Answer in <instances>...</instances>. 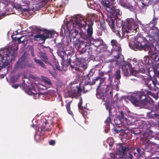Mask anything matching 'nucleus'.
I'll return each instance as SVG.
<instances>
[{
	"label": "nucleus",
	"mask_w": 159,
	"mask_h": 159,
	"mask_svg": "<svg viewBox=\"0 0 159 159\" xmlns=\"http://www.w3.org/2000/svg\"><path fill=\"white\" fill-rule=\"evenodd\" d=\"M18 48L8 49L7 48H1L0 49V78H3L7 72L6 67L10 64V62L15 60L17 55Z\"/></svg>",
	"instance_id": "obj_1"
},
{
	"label": "nucleus",
	"mask_w": 159,
	"mask_h": 159,
	"mask_svg": "<svg viewBox=\"0 0 159 159\" xmlns=\"http://www.w3.org/2000/svg\"><path fill=\"white\" fill-rule=\"evenodd\" d=\"M75 21H67L62 25L61 30L64 31L65 34L68 32L71 38L74 39L76 37L79 38V30L85 24L84 18L80 15L75 17Z\"/></svg>",
	"instance_id": "obj_2"
},
{
	"label": "nucleus",
	"mask_w": 159,
	"mask_h": 159,
	"mask_svg": "<svg viewBox=\"0 0 159 159\" xmlns=\"http://www.w3.org/2000/svg\"><path fill=\"white\" fill-rule=\"evenodd\" d=\"M150 96L156 99L158 98V94L152 93L147 90H145L144 92H138L135 95L130 96L128 99L136 107H139L146 105L151 100Z\"/></svg>",
	"instance_id": "obj_3"
},
{
	"label": "nucleus",
	"mask_w": 159,
	"mask_h": 159,
	"mask_svg": "<svg viewBox=\"0 0 159 159\" xmlns=\"http://www.w3.org/2000/svg\"><path fill=\"white\" fill-rule=\"evenodd\" d=\"M135 47L140 50H144L145 51L149 50L148 53L150 57L154 61H158L159 59V55L157 51L154 48L152 49L148 41L146 38L139 37L137 39L136 42L134 43Z\"/></svg>",
	"instance_id": "obj_4"
},
{
	"label": "nucleus",
	"mask_w": 159,
	"mask_h": 159,
	"mask_svg": "<svg viewBox=\"0 0 159 159\" xmlns=\"http://www.w3.org/2000/svg\"><path fill=\"white\" fill-rule=\"evenodd\" d=\"M33 33L37 34L33 36V39L35 41L41 40L43 43H44L45 40L49 38H53L56 34L53 30H48L38 26L33 25L30 27Z\"/></svg>",
	"instance_id": "obj_5"
},
{
	"label": "nucleus",
	"mask_w": 159,
	"mask_h": 159,
	"mask_svg": "<svg viewBox=\"0 0 159 159\" xmlns=\"http://www.w3.org/2000/svg\"><path fill=\"white\" fill-rule=\"evenodd\" d=\"M106 9L111 14V15L110 16V17H108L107 18V22L109 25H111L113 27L114 23H115V20H116V22L118 20V21L121 22L120 19L118 18V16H120L121 14V12L119 9H114V7L113 9H111L110 7V10L108 8H106Z\"/></svg>",
	"instance_id": "obj_6"
},
{
	"label": "nucleus",
	"mask_w": 159,
	"mask_h": 159,
	"mask_svg": "<svg viewBox=\"0 0 159 159\" xmlns=\"http://www.w3.org/2000/svg\"><path fill=\"white\" fill-rule=\"evenodd\" d=\"M119 148V152L114 154L110 153V155L111 159H122L123 158V155L125 152L129 150V148L127 145L124 147L121 144H120Z\"/></svg>",
	"instance_id": "obj_7"
},
{
	"label": "nucleus",
	"mask_w": 159,
	"mask_h": 159,
	"mask_svg": "<svg viewBox=\"0 0 159 159\" xmlns=\"http://www.w3.org/2000/svg\"><path fill=\"white\" fill-rule=\"evenodd\" d=\"M27 56L24 53L18 60L16 64L15 69L16 70L26 68L28 66Z\"/></svg>",
	"instance_id": "obj_8"
},
{
	"label": "nucleus",
	"mask_w": 159,
	"mask_h": 159,
	"mask_svg": "<svg viewBox=\"0 0 159 159\" xmlns=\"http://www.w3.org/2000/svg\"><path fill=\"white\" fill-rule=\"evenodd\" d=\"M111 45L115 49L116 51L117 52V55L114 56V58L116 59V61H118V59L120 57V52L121 51V48L120 45L118 43V42L116 39H112L111 41Z\"/></svg>",
	"instance_id": "obj_9"
},
{
	"label": "nucleus",
	"mask_w": 159,
	"mask_h": 159,
	"mask_svg": "<svg viewBox=\"0 0 159 159\" xmlns=\"http://www.w3.org/2000/svg\"><path fill=\"white\" fill-rule=\"evenodd\" d=\"M83 17L84 18L83 20H84L85 23V24L84 25L83 27H84L85 28L86 25H87L88 26V28L87 30V35L91 38L93 33V21L89 19L87 20L84 18V16H83Z\"/></svg>",
	"instance_id": "obj_10"
},
{
	"label": "nucleus",
	"mask_w": 159,
	"mask_h": 159,
	"mask_svg": "<svg viewBox=\"0 0 159 159\" xmlns=\"http://www.w3.org/2000/svg\"><path fill=\"white\" fill-rule=\"evenodd\" d=\"M143 61L146 67V72L149 74V72H150V68L152 66L153 67V63L152 61L150 59L149 57L147 56L143 58Z\"/></svg>",
	"instance_id": "obj_11"
},
{
	"label": "nucleus",
	"mask_w": 159,
	"mask_h": 159,
	"mask_svg": "<svg viewBox=\"0 0 159 159\" xmlns=\"http://www.w3.org/2000/svg\"><path fill=\"white\" fill-rule=\"evenodd\" d=\"M25 91L29 95L34 96L35 99L40 98V95H42L38 93V90H37L34 87H30L29 86L27 87Z\"/></svg>",
	"instance_id": "obj_12"
},
{
	"label": "nucleus",
	"mask_w": 159,
	"mask_h": 159,
	"mask_svg": "<svg viewBox=\"0 0 159 159\" xmlns=\"http://www.w3.org/2000/svg\"><path fill=\"white\" fill-rule=\"evenodd\" d=\"M131 67V65L128 61L124 62V63L122 65L121 68L125 76H127L129 75V70L130 71V70Z\"/></svg>",
	"instance_id": "obj_13"
},
{
	"label": "nucleus",
	"mask_w": 159,
	"mask_h": 159,
	"mask_svg": "<svg viewBox=\"0 0 159 159\" xmlns=\"http://www.w3.org/2000/svg\"><path fill=\"white\" fill-rule=\"evenodd\" d=\"M126 20V25L129 30H136L138 28V25L133 19H127Z\"/></svg>",
	"instance_id": "obj_14"
},
{
	"label": "nucleus",
	"mask_w": 159,
	"mask_h": 159,
	"mask_svg": "<svg viewBox=\"0 0 159 159\" xmlns=\"http://www.w3.org/2000/svg\"><path fill=\"white\" fill-rule=\"evenodd\" d=\"M133 64L135 66H138V67L139 71L140 73H142L146 74V70H145L144 68L145 64L143 62V61L141 60L138 61H136V64H134V63Z\"/></svg>",
	"instance_id": "obj_15"
},
{
	"label": "nucleus",
	"mask_w": 159,
	"mask_h": 159,
	"mask_svg": "<svg viewBox=\"0 0 159 159\" xmlns=\"http://www.w3.org/2000/svg\"><path fill=\"white\" fill-rule=\"evenodd\" d=\"M39 57L42 59L45 63L48 64L50 66H52V63L49 61L48 56L45 52L41 51L39 49L38 51Z\"/></svg>",
	"instance_id": "obj_16"
},
{
	"label": "nucleus",
	"mask_w": 159,
	"mask_h": 159,
	"mask_svg": "<svg viewBox=\"0 0 159 159\" xmlns=\"http://www.w3.org/2000/svg\"><path fill=\"white\" fill-rule=\"evenodd\" d=\"M61 58L65 63H64L65 66L67 67L69 65L70 66V65H72L71 64V56L70 55L63 53V55L61 56Z\"/></svg>",
	"instance_id": "obj_17"
},
{
	"label": "nucleus",
	"mask_w": 159,
	"mask_h": 159,
	"mask_svg": "<svg viewBox=\"0 0 159 159\" xmlns=\"http://www.w3.org/2000/svg\"><path fill=\"white\" fill-rule=\"evenodd\" d=\"M110 26V27L112 29V30H113V31L115 33V34H116V35L118 36L119 38H120L121 39H122L123 37H124L125 34L126 32L127 33H128V31L126 30H124L123 29L122 30V32H121V35L120 34V31H118V30H116L115 29V23H114V26L113 27H112V26L111 25H109Z\"/></svg>",
	"instance_id": "obj_18"
},
{
	"label": "nucleus",
	"mask_w": 159,
	"mask_h": 159,
	"mask_svg": "<svg viewBox=\"0 0 159 159\" xmlns=\"http://www.w3.org/2000/svg\"><path fill=\"white\" fill-rule=\"evenodd\" d=\"M116 115L117 116V119L119 120V123H116L117 125H119L122 123L124 121V119H125L124 118V113L123 111H120L117 112L116 113Z\"/></svg>",
	"instance_id": "obj_19"
},
{
	"label": "nucleus",
	"mask_w": 159,
	"mask_h": 159,
	"mask_svg": "<svg viewBox=\"0 0 159 159\" xmlns=\"http://www.w3.org/2000/svg\"><path fill=\"white\" fill-rule=\"evenodd\" d=\"M152 137V135L151 134V132H146L143 134V136L141 138V139L143 141L145 140H148L150 141L149 139Z\"/></svg>",
	"instance_id": "obj_20"
},
{
	"label": "nucleus",
	"mask_w": 159,
	"mask_h": 159,
	"mask_svg": "<svg viewBox=\"0 0 159 159\" xmlns=\"http://www.w3.org/2000/svg\"><path fill=\"white\" fill-rule=\"evenodd\" d=\"M115 1V0H105L104 2H103V4L106 8L110 10L111 5L114 4Z\"/></svg>",
	"instance_id": "obj_21"
},
{
	"label": "nucleus",
	"mask_w": 159,
	"mask_h": 159,
	"mask_svg": "<svg viewBox=\"0 0 159 159\" xmlns=\"http://www.w3.org/2000/svg\"><path fill=\"white\" fill-rule=\"evenodd\" d=\"M33 60H34V62H35L36 65L40 66L44 69H46V67L45 64L42 60L37 59L36 57L34 58Z\"/></svg>",
	"instance_id": "obj_22"
},
{
	"label": "nucleus",
	"mask_w": 159,
	"mask_h": 159,
	"mask_svg": "<svg viewBox=\"0 0 159 159\" xmlns=\"http://www.w3.org/2000/svg\"><path fill=\"white\" fill-rule=\"evenodd\" d=\"M151 143V141H148L144 145V149L147 150V152H151L152 151Z\"/></svg>",
	"instance_id": "obj_23"
},
{
	"label": "nucleus",
	"mask_w": 159,
	"mask_h": 159,
	"mask_svg": "<svg viewBox=\"0 0 159 159\" xmlns=\"http://www.w3.org/2000/svg\"><path fill=\"white\" fill-rule=\"evenodd\" d=\"M80 32L79 33V38H81L83 39L84 40H88L90 38L88 36V35L87 34H85L83 31L80 30V29L79 30Z\"/></svg>",
	"instance_id": "obj_24"
},
{
	"label": "nucleus",
	"mask_w": 159,
	"mask_h": 159,
	"mask_svg": "<svg viewBox=\"0 0 159 159\" xmlns=\"http://www.w3.org/2000/svg\"><path fill=\"white\" fill-rule=\"evenodd\" d=\"M80 32L79 33V38H81L83 39L84 40H88L90 38L88 36V35L87 34H85L83 31L80 30V29L79 30Z\"/></svg>",
	"instance_id": "obj_25"
},
{
	"label": "nucleus",
	"mask_w": 159,
	"mask_h": 159,
	"mask_svg": "<svg viewBox=\"0 0 159 159\" xmlns=\"http://www.w3.org/2000/svg\"><path fill=\"white\" fill-rule=\"evenodd\" d=\"M78 52H77L75 54V56L76 58V63H80L82 62V60L83 59V55L81 54Z\"/></svg>",
	"instance_id": "obj_26"
},
{
	"label": "nucleus",
	"mask_w": 159,
	"mask_h": 159,
	"mask_svg": "<svg viewBox=\"0 0 159 159\" xmlns=\"http://www.w3.org/2000/svg\"><path fill=\"white\" fill-rule=\"evenodd\" d=\"M62 99L59 98L57 99V101L55 104V106L57 108H60L63 107L64 106V103Z\"/></svg>",
	"instance_id": "obj_27"
},
{
	"label": "nucleus",
	"mask_w": 159,
	"mask_h": 159,
	"mask_svg": "<svg viewBox=\"0 0 159 159\" xmlns=\"http://www.w3.org/2000/svg\"><path fill=\"white\" fill-rule=\"evenodd\" d=\"M115 78L116 80H119L121 78V71L119 69H117L114 75Z\"/></svg>",
	"instance_id": "obj_28"
},
{
	"label": "nucleus",
	"mask_w": 159,
	"mask_h": 159,
	"mask_svg": "<svg viewBox=\"0 0 159 159\" xmlns=\"http://www.w3.org/2000/svg\"><path fill=\"white\" fill-rule=\"evenodd\" d=\"M56 48L57 49L58 52H62L63 53H63H66V52L64 51L63 46L62 43H58L57 45Z\"/></svg>",
	"instance_id": "obj_29"
},
{
	"label": "nucleus",
	"mask_w": 159,
	"mask_h": 159,
	"mask_svg": "<svg viewBox=\"0 0 159 159\" xmlns=\"http://www.w3.org/2000/svg\"><path fill=\"white\" fill-rule=\"evenodd\" d=\"M72 102V100L70 101L67 104L66 106V109L67 111V112L70 115L72 116L73 115L72 111L70 110V106Z\"/></svg>",
	"instance_id": "obj_30"
},
{
	"label": "nucleus",
	"mask_w": 159,
	"mask_h": 159,
	"mask_svg": "<svg viewBox=\"0 0 159 159\" xmlns=\"http://www.w3.org/2000/svg\"><path fill=\"white\" fill-rule=\"evenodd\" d=\"M149 116L150 118L159 120V114L157 113H155L154 112H151L149 113Z\"/></svg>",
	"instance_id": "obj_31"
},
{
	"label": "nucleus",
	"mask_w": 159,
	"mask_h": 159,
	"mask_svg": "<svg viewBox=\"0 0 159 159\" xmlns=\"http://www.w3.org/2000/svg\"><path fill=\"white\" fill-rule=\"evenodd\" d=\"M107 143L109 144V150L113 149L112 148L114 143L113 139L111 138H108L107 140Z\"/></svg>",
	"instance_id": "obj_32"
},
{
	"label": "nucleus",
	"mask_w": 159,
	"mask_h": 159,
	"mask_svg": "<svg viewBox=\"0 0 159 159\" xmlns=\"http://www.w3.org/2000/svg\"><path fill=\"white\" fill-rule=\"evenodd\" d=\"M71 95L72 98H75L77 99L80 96V94L77 92L76 90H73L71 91Z\"/></svg>",
	"instance_id": "obj_33"
},
{
	"label": "nucleus",
	"mask_w": 159,
	"mask_h": 159,
	"mask_svg": "<svg viewBox=\"0 0 159 159\" xmlns=\"http://www.w3.org/2000/svg\"><path fill=\"white\" fill-rule=\"evenodd\" d=\"M120 3L121 6L125 8H128L129 10H131L133 9V7L131 5H128L125 3L123 2H120Z\"/></svg>",
	"instance_id": "obj_34"
},
{
	"label": "nucleus",
	"mask_w": 159,
	"mask_h": 159,
	"mask_svg": "<svg viewBox=\"0 0 159 159\" xmlns=\"http://www.w3.org/2000/svg\"><path fill=\"white\" fill-rule=\"evenodd\" d=\"M74 45L78 49L81 48L80 42L79 39H77L74 42Z\"/></svg>",
	"instance_id": "obj_35"
},
{
	"label": "nucleus",
	"mask_w": 159,
	"mask_h": 159,
	"mask_svg": "<svg viewBox=\"0 0 159 159\" xmlns=\"http://www.w3.org/2000/svg\"><path fill=\"white\" fill-rule=\"evenodd\" d=\"M122 123L128 125H131L133 124V123L131 120H129L128 119L125 118V119H124V121L122 122Z\"/></svg>",
	"instance_id": "obj_36"
},
{
	"label": "nucleus",
	"mask_w": 159,
	"mask_h": 159,
	"mask_svg": "<svg viewBox=\"0 0 159 159\" xmlns=\"http://www.w3.org/2000/svg\"><path fill=\"white\" fill-rule=\"evenodd\" d=\"M82 98L81 97L80 98V102L78 103V106L79 107V109L80 110H83L84 107H83L82 105Z\"/></svg>",
	"instance_id": "obj_37"
},
{
	"label": "nucleus",
	"mask_w": 159,
	"mask_h": 159,
	"mask_svg": "<svg viewBox=\"0 0 159 159\" xmlns=\"http://www.w3.org/2000/svg\"><path fill=\"white\" fill-rule=\"evenodd\" d=\"M152 150L153 149H156L159 148V144L152 142Z\"/></svg>",
	"instance_id": "obj_38"
},
{
	"label": "nucleus",
	"mask_w": 159,
	"mask_h": 159,
	"mask_svg": "<svg viewBox=\"0 0 159 159\" xmlns=\"http://www.w3.org/2000/svg\"><path fill=\"white\" fill-rule=\"evenodd\" d=\"M87 47L85 46L84 48H83L82 49L80 50H78L77 52L79 53V54H81L82 55H83L86 52L87 50Z\"/></svg>",
	"instance_id": "obj_39"
},
{
	"label": "nucleus",
	"mask_w": 159,
	"mask_h": 159,
	"mask_svg": "<svg viewBox=\"0 0 159 159\" xmlns=\"http://www.w3.org/2000/svg\"><path fill=\"white\" fill-rule=\"evenodd\" d=\"M78 65H79L80 67L82 68L83 70H85L87 68L86 64H82L81 63V62L80 63H78Z\"/></svg>",
	"instance_id": "obj_40"
},
{
	"label": "nucleus",
	"mask_w": 159,
	"mask_h": 159,
	"mask_svg": "<svg viewBox=\"0 0 159 159\" xmlns=\"http://www.w3.org/2000/svg\"><path fill=\"white\" fill-rule=\"evenodd\" d=\"M100 29L105 30L106 29L105 23L104 21L103 20L100 22Z\"/></svg>",
	"instance_id": "obj_41"
},
{
	"label": "nucleus",
	"mask_w": 159,
	"mask_h": 159,
	"mask_svg": "<svg viewBox=\"0 0 159 159\" xmlns=\"http://www.w3.org/2000/svg\"><path fill=\"white\" fill-rule=\"evenodd\" d=\"M144 147L142 149H140L139 148H137V151L139 157L140 155H142L143 153L144 152Z\"/></svg>",
	"instance_id": "obj_42"
},
{
	"label": "nucleus",
	"mask_w": 159,
	"mask_h": 159,
	"mask_svg": "<svg viewBox=\"0 0 159 159\" xmlns=\"http://www.w3.org/2000/svg\"><path fill=\"white\" fill-rule=\"evenodd\" d=\"M44 50L46 52H50V53H52V52L53 50L51 49L49 47H44Z\"/></svg>",
	"instance_id": "obj_43"
},
{
	"label": "nucleus",
	"mask_w": 159,
	"mask_h": 159,
	"mask_svg": "<svg viewBox=\"0 0 159 159\" xmlns=\"http://www.w3.org/2000/svg\"><path fill=\"white\" fill-rule=\"evenodd\" d=\"M113 118L108 116L105 121V123L107 125H109L110 123L111 122V118Z\"/></svg>",
	"instance_id": "obj_44"
},
{
	"label": "nucleus",
	"mask_w": 159,
	"mask_h": 159,
	"mask_svg": "<svg viewBox=\"0 0 159 159\" xmlns=\"http://www.w3.org/2000/svg\"><path fill=\"white\" fill-rule=\"evenodd\" d=\"M89 82H88L87 84H86L84 85V86L83 87V92L84 93H86L88 92L89 90V89H86V86H87L88 84H89Z\"/></svg>",
	"instance_id": "obj_45"
},
{
	"label": "nucleus",
	"mask_w": 159,
	"mask_h": 159,
	"mask_svg": "<svg viewBox=\"0 0 159 159\" xmlns=\"http://www.w3.org/2000/svg\"><path fill=\"white\" fill-rule=\"evenodd\" d=\"M133 158V156L132 154H129V153L128 155H127L125 157H124L122 159H132Z\"/></svg>",
	"instance_id": "obj_46"
},
{
	"label": "nucleus",
	"mask_w": 159,
	"mask_h": 159,
	"mask_svg": "<svg viewBox=\"0 0 159 159\" xmlns=\"http://www.w3.org/2000/svg\"><path fill=\"white\" fill-rule=\"evenodd\" d=\"M100 79V82L99 83V84H101L102 83H103V81H104V79H101L99 77H97L95 78V79L94 80L95 81L98 80H99Z\"/></svg>",
	"instance_id": "obj_47"
},
{
	"label": "nucleus",
	"mask_w": 159,
	"mask_h": 159,
	"mask_svg": "<svg viewBox=\"0 0 159 159\" xmlns=\"http://www.w3.org/2000/svg\"><path fill=\"white\" fill-rule=\"evenodd\" d=\"M157 19L156 18H154L152 20V21L150 22V23L153 24V26H155L157 24Z\"/></svg>",
	"instance_id": "obj_48"
},
{
	"label": "nucleus",
	"mask_w": 159,
	"mask_h": 159,
	"mask_svg": "<svg viewBox=\"0 0 159 159\" xmlns=\"http://www.w3.org/2000/svg\"><path fill=\"white\" fill-rule=\"evenodd\" d=\"M29 50L31 56L32 57H34V48L33 47H31L30 48Z\"/></svg>",
	"instance_id": "obj_49"
},
{
	"label": "nucleus",
	"mask_w": 159,
	"mask_h": 159,
	"mask_svg": "<svg viewBox=\"0 0 159 159\" xmlns=\"http://www.w3.org/2000/svg\"><path fill=\"white\" fill-rule=\"evenodd\" d=\"M116 63L115 61H113L111 63L109 66V67L110 68V70L109 71V72H111L112 71V69L114 68V66H113V64H116Z\"/></svg>",
	"instance_id": "obj_50"
},
{
	"label": "nucleus",
	"mask_w": 159,
	"mask_h": 159,
	"mask_svg": "<svg viewBox=\"0 0 159 159\" xmlns=\"http://www.w3.org/2000/svg\"><path fill=\"white\" fill-rule=\"evenodd\" d=\"M103 30L102 29L98 28L97 30V34L98 35L100 36L102 35V31Z\"/></svg>",
	"instance_id": "obj_51"
},
{
	"label": "nucleus",
	"mask_w": 159,
	"mask_h": 159,
	"mask_svg": "<svg viewBox=\"0 0 159 159\" xmlns=\"http://www.w3.org/2000/svg\"><path fill=\"white\" fill-rule=\"evenodd\" d=\"M111 107H110V108L108 109V110H108L109 112L108 116L113 118L114 115L112 114V112L111 111Z\"/></svg>",
	"instance_id": "obj_52"
},
{
	"label": "nucleus",
	"mask_w": 159,
	"mask_h": 159,
	"mask_svg": "<svg viewBox=\"0 0 159 159\" xmlns=\"http://www.w3.org/2000/svg\"><path fill=\"white\" fill-rule=\"evenodd\" d=\"M77 65H76V66H75L72 65H70V67L72 69L75 68L76 70L80 71V69L79 67L77 66Z\"/></svg>",
	"instance_id": "obj_53"
},
{
	"label": "nucleus",
	"mask_w": 159,
	"mask_h": 159,
	"mask_svg": "<svg viewBox=\"0 0 159 159\" xmlns=\"http://www.w3.org/2000/svg\"><path fill=\"white\" fill-rule=\"evenodd\" d=\"M76 88L77 89V92H78V93L80 94V95H81V92L82 91V89L80 87H79L78 86H76Z\"/></svg>",
	"instance_id": "obj_54"
},
{
	"label": "nucleus",
	"mask_w": 159,
	"mask_h": 159,
	"mask_svg": "<svg viewBox=\"0 0 159 159\" xmlns=\"http://www.w3.org/2000/svg\"><path fill=\"white\" fill-rule=\"evenodd\" d=\"M129 154H132V155L133 154L134 156H136L137 157H140L137 153H136L133 151L131 152L130 153H129Z\"/></svg>",
	"instance_id": "obj_55"
},
{
	"label": "nucleus",
	"mask_w": 159,
	"mask_h": 159,
	"mask_svg": "<svg viewBox=\"0 0 159 159\" xmlns=\"http://www.w3.org/2000/svg\"><path fill=\"white\" fill-rule=\"evenodd\" d=\"M105 106L106 109L107 110H108V109H109L110 107H111V106L109 105V104L108 102L105 103Z\"/></svg>",
	"instance_id": "obj_56"
},
{
	"label": "nucleus",
	"mask_w": 159,
	"mask_h": 159,
	"mask_svg": "<svg viewBox=\"0 0 159 159\" xmlns=\"http://www.w3.org/2000/svg\"><path fill=\"white\" fill-rule=\"evenodd\" d=\"M44 82L45 83H46L48 85H51L52 84L51 82L49 80H44Z\"/></svg>",
	"instance_id": "obj_57"
},
{
	"label": "nucleus",
	"mask_w": 159,
	"mask_h": 159,
	"mask_svg": "<svg viewBox=\"0 0 159 159\" xmlns=\"http://www.w3.org/2000/svg\"><path fill=\"white\" fill-rule=\"evenodd\" d=\"M49 144L50 145H54L55 144V142L54 140H51L49 142Z\"/></svg>",
	"instance_id": "obj_58"
},
{
	"label": "nucleus",
	"mask_w": 159,
	"mask_h": 159,
	"mask_svg": "<svg viewBox=\"0 0 159 159\" xmlns=\"http://www.w3.org/2000/svg\"><path fill=\"white\" fill-rule=\"evenodd\" d=\"M21 37L18 38H17V41H18V42L19 43H23V42H24V40H23L22 41L21 40Z\"/></svg>",
	"instance_id": "obj_59"
},
{
	"label": "nucleus",
	"mask_w": 159,
	"mask_h": 159,
	"mask_svg": "<svg viewBox=\"0 0 159 159\" xmlns=\"http://www.w3.org/2000/svg\"><path fill=\"white\" fill-rule=\"evenodd\" d=\"M6 16V13H5L2 12L1 11H0V16L2 17H4Z\"/></svg>",
	"instance_id": "obj_60"
},
{
	"label": "nucleus",
	"mask_w": 159,
	"mask_h": 159,
	"mask_svg": "<svg viewBox=\"0 0 159 159\" xmlns=\"http://www.w3.org/2000/svg\"><path fill=\"white\" fill-rule=\"evenodd\" d=\"M19 86V85L17 84H15L12 85V87L15 89H17Z\"/></svg>",
	"instance_id": "obj_61"
},
{
	"label": "nucleus",
	"mask_w": 159,
	"mask_h": 159,
	"mask_svg": "<svg viewBox=\"0 0 159 159\" xmlns=\"http://www.w3.org/2000/svg\"><path fill=\"white\" fill-rule=\"evenodd\" d=\"M99 74L100 76L102 77L104 75V73L103 72L101 71L99 72Z\"/></svg>",
	"instance_id": "obj_62"
},
{
	"label": "nucleus",
	"mask_w": 159,
	"mask_h": 159,
	"mask_svg": "<svg viewBox=\"0 0 159 159\" xmlns=\"http://www.w3.org/2000/svg\"><path fill=\"white\" fill-rule=\"evenodd\" d=\"M156 108L157 110H159V102L157 104V105L156 107Z\"/></svg>",
	"instance_id": "obj_63"
},
{
	"label": "nucleus",
	"mask_w": 159,
	"mask_h": 159,
	"mask_svg": "<svg viewBox=\"0 0 159 159\" xmlns=\"http://www.w3.org/2000/svg\"><path fill=\"white\" fill-rule=\"evenodd\" d=\"M89 74H87L86 75V76L87 77V79H88L89 80L90 77L89 76Z\"/></svg>",
	"instance_id": "obj_64"
}]
</instances>
